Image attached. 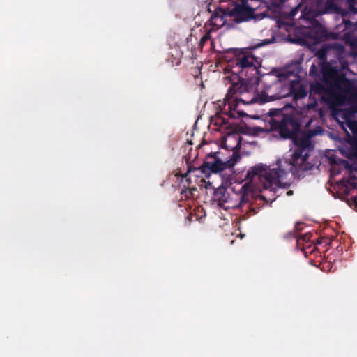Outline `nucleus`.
I'll list each match as a JSON object with an SVG mask.
<instances>
[{"mask_svg":"<svg viewBox=\"0 0 357 357\" xmlns=\"http://www.w3.org/2000/svg\"><path fill=\"white\" fill-rule=\"evenodd\" d=\"M226 123V121H225V119H221V123Z\"/></svg>","mask_w":357,"mask_h":357,"instance_id":"393cba45","label":"nucleus"},{"mask_svg":"<svg viewBox=\"0 0 357 357\" xmlns=\"http://www.w3.org/2000/svg\"><path fill=\"white\" fill-rule=\"evenodd\" d=\"M289 93L293 97L294 100H298L305 98L307 96L306 88L303 84L296 86L291 83L289 87Z\"/></svg>","mask_w":357,"mask_h":357,"instance_id":"9d476101","label":"nucleus"},{"mask_svg":"<svg viewBox=\"0 0 357 357\" xmlns=\"http://www.w3.org/2000/svg\"><path fill=\"white\" fill-rule=\"evenodd\" d=\"M273 130L278 131L282 139H290L295 144V150L291 161H277L276 168H266L263 164L252 167L247 172L250 180L259 178L265 188H281L287 189L290 183L286 181L287 176L291 172L294 176L300 177L304 172L312 169V165L307 161L310 152L314 149L312 137L314 133L308 131L298 135L301 131L299 121L291 114L282 116L281 119H273L271 123Z\"/></svg>","mask_w":357,"mask_h":357,"instance_id":"f03ea898","label":"nucleus"},{"mask_svg":"<svg viewBox=\"0 0 357 357\" xmlns=\"http://www.w3.org/2000/svg\"><path fill=\"white\" fill-rule=\"evenodd\" d=\"M268 114L272 118L271 121H273V119H281L282 116L287 115L283 113L281 109H271L268 112ZM271 123L272 121H271Z\"/></svg>","mask_w":357,"mask_h":357,"instance_id":"4468645a","label":"nucleus"},{"mask_svg":"<svg viewBox=\"0 0 357 357\" xmlns=\"http://www.w3.org/2000/svg\"><path fill=\"white\" fill-rule=\"evenodd\" d=\"M347 3L348 4L349 11H344L342 10L341 13L342 15L344 16L347 15L348 13L357 14V0H347Z\"/></svg>","mask_w":357,"mask_h":357,"instance_id":"ddd939ff","label":"nucleus"},{"mask_svg":"<svg viewBox=\"0 0 357 357\" xmlns=\"http://www.w3.org/2000/svg\"><path fill=\"white\" fill-rule=\"evenodd\" d=\"M352 184L353 185H356L357 184L356 178H354Z\"/></svg>","mask_w":357,"mask_h":357,"instance_id":"4be33fe9","label":"nucleus"},{"mask_svg":"<svg viewBox=\"0 0 357 357\" xmlns=\"http://www.w3.org/2000/svg\"><path fill=\"white\" fill-rule=\"evenodd\" d=\"M267 43H268V42H264V43H263V45H264V44H267ZM261 45H262V44L257 45L254 46V47H252V49H255V48L259 47H261Z\"/></svg>","mask_w":357,"mask_h":357,"instance_id":"412c9836","label":"nucleus"},{"mask_svg":"<svg viewBox=\"0 0 357 357\" xmlns=\"http://www.w3.org/2000/svg\"><path fill=\"white\" fill-rule=\"evenodd\" d=\"M208 12L211 13L210 20L208 21V24L211 26V29H218L222 27L227 21V18L230 17L229 15V10L222 9L221 8H215L213 11L211 10V4L208 6ZM207 26V24L205 26Z\"/></svg>","mask_w":357,"mask_h":357,"instance_id":"423d86ee","label":"nucleus"},{"mask_svg":"<svg viewBox=\"0 0 357 357\" xmlns=\"http://www.w3.org/2000/svg\"><path fill=\"white\" fill-rule=\"evenodd\" d=\"M347 126L349 130L353 133L354 136L357 138V121H349L347 123Z\"/></svg>","mask_w":357,"mask_h":357,"instance_id":"dca6fc26","label":"nucleus"},{"mask_svg":"<svg viewBox=\"0 0 357 357\" xmlns=\"http://www.w3.org/2000/svg\"><path fill=\"white\" fill-rule=\"evenodd\" d=\"M213 31L210 29L201 38L199 44L202 47L204 45L205 43L209 40H211V32Z\"/></svg>","mask_w":357,"mask_h":357,"instance_id":"f3484780","label":"nucleus"},{"mask_svg":"<svg viewBox=\"0 0 357 357\" xmlns=\"http://www.w3.org/2000/svg\"><path fill=\"white\" fill-rule=\"evenodd\" d=\"M287 0H266L268 7L272 9L280 8Z\"/></svg>","mask_w":357,"mask_h":357,"instance_id":"2eb2a0df","label":"nucleus"},{"mask_svg":"<svg viewBox=\"0 0 357 357\" xmlns=\"http://www.w3.org/2000/svg\"><path fill=\"white\" fill-rule=\"evenodd\" d=\"M333 87L339 91L347 92L351 87L349 79L344 76L338 77L333 84Z\"/></svg>","mask_w":357,"mask_h":357,"instance_id":"9b49d317","label":"nucleus"},{"mask_svg":"<svg viewBox=\"0 0 357 357\" xmlns=\"http://www.w3.org/2000/svg\"><path fill=\"white\" fill-rule=\"evenodd\" d=\"M301 223H299V222H297L295 225V229L296 231H298L302 229V228L301 227Z\"/></svg>","mask_w":357,"mask_h":357,"instance_id":"6ab92c4d","label":"nucleus"},{"mask_svg":"<svg viewBox=\"0 0 357 357\" xmlns=\"http://www.w3.org/2000/svg\"><path fill=\"white\" fill-rule=\"evenodd\" d=\"M218 154V152H215L211 153L207 155L208 159L211 158L213 161L206 160L204 162L199 168L202 172L205 173L207 171L213 173L220 172L227 168L233 167L241 158L239 153L234 152L229 160L223 162L219 158Z\"/></svg>","mask_w":357,"mask_h":357,"instance_id":"20e7f679","label":"nucleus"},{"mask_svg":"<svg viewBox=\"0 0 357 357\" xmlns=\"http://www.w3.org/2000/svg\"><path fill=\"white\" fill-rule=\"evenodd\" d=\"M311 236H312V234L310 233H306L304 235L298 236V235L297 234H295L294 232H289L288 234L287 238H296L297 244L299 245L301 241H303L305 242L310 241Z\"/></svg>","mask_w":357,"mask_h":357,"instance_id":"f8f14e48","label":"nucleus"},{"mask_svg":"<svg viewBox=\"0 0 357 357\" xmlns=\"http://www.w3.org/2000/svg\"><path fill=\"white\" fill-rule=\"evenodd\" d=\"M222 147L238 153L241 147V137L236 132H228L221 141Z\"/></svg>","mask_w":357,"mask_h":357,"instance_id":"0eeeda50","label":"nucleus"},{"mask_svg":"<svg viewBox=\"0 0 357 357\" xmlns=\"http://www.w3.org/2000/svg\"><path fill=\"white\" fill-rule=\"evenodd\" d=\"M323 89V86L320 84H317L316 86V91L318 92H320L321 89Z\"/></svg>","mask_w":357,"mask_h":357,"instance_id":"aec40b11","label":"nucleus"},{"mask_svg":"<svg viewBox=\"0 0 357 357\" xmlns=\"http://www.w3.org/2000/svg\"><path fill=\"white\" fill-rule=\"evenodd\" d=\"M331 50H335L342 53L344 52V47L342 44L339 43L326 44L317 52V56L319 59L324 62L326 61L327 54Z\"/></svg>","mask_w":357,"mask_h":357,"instance_id":"1a4fd4ad","label":"nucleus"},{"mask_svg":"<svg viewBox=\"0 0 357 357\" xmlns=\"http://www.w3.org/2000/svg\"><path fill=\"white\" fill-rule=\"evenodd\" d=\"M245 179L248 181L241 186L238 192L234 191L232 195H230L227 188L224 186H220L214 191V199L218 202V204L223 207L225 204H228V208H243L246 207V210L249 209L253 212V214L257 213V211L251 207V203L254 199L253 186L259 181L263 186L264 190H269L275 191L278 188H265L263 182L259 178L250 180L245 176Z\"/></svg>","mask_w":357,"mask_h":357,"instance_id":"7ed1b4c3","label":"nucleus"},{"mask_svg":"<svg viewBox=\"0 0 357 357\" xmlns=\"http://www.w3.org/2000/svg\"><path fill=\"white\" fill-rule=\"evenodd\" d=\"M305 35L312 39L314 43H319L328 38L326 28L318 22L313 25L312 28L306 29Z\"/></svg>","mask_w":357,"mask_h":357,"instance_id":"6e6552de","label":"nucleus"},{"mask_svg":"<svg viewBox=\"0 0 357 357\" xmlns=\"http://www.w3.org/2000/svg\"><path fill=\"white\" fill-rule=\"evenodd\" d=\"M356 153H357V148H356Z\"/></svg>","mask_w":357,"mask_h":357,"instance_id":"bb28decb","label":"nucleus"},{"mask_svg":"<svg viewBox=\"0 0 357 357\" xmlns=\"http://www.w3.org/2000/svg\"><path fill=\"white\" fill-rule=\"evenodd\" d=\"M261 61L253 55L241 52L231 59L225 68L223 81L229 84L225 103L229 106L228 116L237 119L246 115L243 112H236L241 102L244 105H262L280 98V95L271 93L273 88L278 89L280 84L275 79L271 84H265L260 89L261 75L259 68Z\"/></svg>","mask_w":357,"mask_h":357,"instance_id":"f257e3e1","label":"nucleus"},{"mask_svg":"<svg viewBox=\"0 0 357 357\" xmlns=\"http://www.w3.org/2000/svg\"><path fill=\"white\" fill-rule=\"evenodd\" d=\"M287 195H291L293 194V191L292 190H289L287 192Z\"/></svg>","mask_w":357,"mask_h":357,"instance_id":"5701e85b","label":"nucleus"},{"mask_svg":"<svg viewBox=\"0 0 357 357\" xmlns=\"http://www.w3.org/2000/svg\"><path fill=\"white\" fill-rule=\"evenodd\" d=\"M234 7L229 10V15L234 17V20L237 23L247 22L254 18L255 9L248 5V0L234 1Z\"/></svg>","mask_w":357,"mask_h":357,"instance_id":"39448f33","label":"nucleus"},{"mask_svg":"<svg viewBox=\"0 0 357 357\" xmlns=\"http://www.w3.org/2000/svg\"><path fill=\"white\" fill-rule=\"evenodd\" d=\"M191 171V167L188 166V172H190Z\"/></svg>","mask_w":357,"mask_h":357,"instance_id":"a878e982","label":"nucleus"},{"mask_svg":"<svg viewBox=\"0 0 357 357\" xmlns=\"http://www.w3.org/2000/svg\"><path fill=\"white\" fill-rule=\"evenodd\" d=\"M259 197H260V199H261L266 200V202H268V201L266 199V198H265V197H264V196L261 195Z\"/></svg>","mask_w":357,"mask_h":357,"instance_id":"b1692460","label":"nucleus"},{"mask_svg":"<svg viewBox=\"0 0 357 357\" xmlns=\"http://www.w3.org/2000/svg\"><path fill=\"white\" fill-rule=\"evenodd\" d=\"M181 194L182 195V198L183 197V196H185V197H188L189 195L188 194H190V192L188 190V189H184L182 190Z\"/></svg>","mask_w":357,"mask_h":357,"instance_id":"a211bd4d","label":"nucleus"}]
</instances>
